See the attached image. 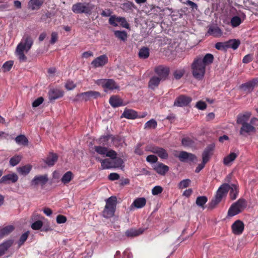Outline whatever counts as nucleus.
Wrapping results in <instances>:
<instances>
[{"label": "nucleus", "mask_w": 258, "mask_h": 258, "mask_svg": "<svg viewBox=\"0 0 258 258\" xmlns=\"http://www.w3.org/2000/svg\"><path fill=\"white\" fill-rule=\"evenodd\" d=\"M230 190L229 196L232 200H235L238 193V189L237 185L235 184L224 183L218 188L215 198L213 199L209 204V208L212 209L216 205L220 202L222 198L225 196L228 190Z\"/></svg>", "instance_id": "obj_2"}, {"label": "nucleus", "mask_w": 258, "mask_h": 258, "mask_svg": "<svg viewBox=\"0 0 258 258\" xmlns=\"http://www.w3.org/2000/svg\"><path fill=\"white\" fill-rule=\"evenodd\" d=\"M43 226V222L41 220H38L31 225V228L33 230H39Z\"/></svg>", "instance_id": "obj_53"}, {"label": "nucleus", "mask_w": 258, "mask_h": 258, "mask_svg": "<svg viewBox=\"0 0 258 258\" xmlns=\"http://www.w3.org/2000/svg\"><path fill=\"white\" fill-rule=\"evenodd\" d=\"M76 86V84L72 81L70 80L67 81L65 85L66 89L68 90H71L74 89Z\"/></svg>", "instance_id": "obj_58"}, {"label": "nucleus", "mask_w": 258, "mask_h": 258, "mask_svg": "<svg viewBox=\"0 0 258 258\" xmlns=\"http://www.w3.org/2000/svg\"><path fill=\"white\" fill-rule=\"evenodd\" d=\"M255 132V127L248 123H245L242 124L239 131V133L241 135H244L245 133L249 134L250 133H254Z\"/></svg>", "instance_id": "obj_20"}, {"label": "nucleus", "mask_w": 258, "mask_h": 258, "mask_svg": "<svg viewBox=\"0 0 258 258\" xmlns=\"http://www.w3.org/2000/svg\"><path fill=\"white\" fill-rule=\"evenodd\" d=\"M244 225L240 220H236L231 226L232 232L236 235L241 234L243 231Z\"/></svg>", "instance_id": "obj_16"}, {"label": "nucleus", "mask_w": 258, "mask_h": 258, "mask_svg": "<svg viewBox=\"0 0 258 258\" xmlns=\"http://www.w3.org/2000/svg\"><path fill=\"white\" fill-rule=\"evenodd\" d=\"M208 33L215 37H219L222 36V31L217 26H210L209 28Z\"/></svg>", "instance_id": "obj_25"}, {"label": "nucleus", "mask_w": 258, "mask_h": 258, "mask_svg": "<svg viewBox=\"0 0 258 258\" xmlns=\"http://www.w3.org/2000/svg\"><path fill=\"white\" fill-rule=\"evenodd\" d=\"M93 8L89 4L78 3L73 5L72 10L77 14L84 13L90 15Z\"/></svg>", "instance_id": "obj_6"}, {"label": "nucleus", "mask_w": 258, "mask_h": 258, "mask_svg": "<svg viewBox=\"0 0 258 258\" xmlns=\"http://www.w3.org/2000/svg\"><path fill=\"white\" fill-rule=\"evenodd\" d=\"M117 22H118V24L119 23L120 24V25L124 27V28H128V24H127V23L126 22L125 19L124 18H123V17H117Z\"/></svg>", "instance_id": "obj_57"}, {"label": "nucleus", "mask_w": 258, "mask_h": 258, "mask_svg": "<svg viewBox=\"0 0 258 258\" xmlns=\"http://www.w3.org/2000/svg\"><path fill=\"white\" fill-rule=\"evenodd\" d=\"M146 204V200L145 198H139L135 200L131 205V207H134L139 209L144 207Z\"/></svg>", "instance_id": "obj_28"}, {"label": "nucleus", "mask_w": 258, "mask_h": 258, "mask_svg": "<svg viewBox=\"0 0 258 258\" xmlns=\"http://www.w3.org/2000/svg\"><path fill=\"white\" fill-rule=\"evenodd\" d=\"M117 153L115 151L112 150H108L107 149V153L105 155L106 157H110V159H114L116 157Z\"/></svg>", "instance_id": "obj_60"}, {"label": "nucleus", "mask_w": 258, "mask_h": 258, "mask_svg": "<svg viewBox=\"0 0 258 258\" xmlns=\"http://www.w3.org/2000/svg\"><path fill=\"white\" fill-rule=\"evenodd\" d=\"M251 115V113L250 112H245L242 114H239L237 116V123L242 124L247 123Z\"/></svg>", "instance_id": "obj_22"}, {"label": "nucleus", "mask_w": 258, "mask_h": 258, "mask_svg": "<svg viewBox=\"0 0 258 258\" xmlns=\"http://www.w3.org/2000/svg\"><path fill=\"white\" fill-rule=\"evenodd\" d=\"M146 160L150 163H156L158 158L155 155H150L147 157Z\"/></svg>", "instance_id": "obj_62"}, {"label": "nucleus", "mask_w": 258, "mask_h": 258, "mask_svg": "<svg viewBox=\"0 0 258 258\" xmlns=\"http://www.w3.org/2000/svg\"><path fill=\"white\" fill-rule=\"evenodd\" d=\"M32 166L30 165H26L22 167H19L17 168V171L21 174L26 175L31 171Z\"/></svg>", "instance_id": "obj_35"}, {"label": "nucleus", "mask_w": 258, "mask_h": 258, "mask_svg": "<svg viewBox=\"0 0 258 258\" xmlns=\"http://www.w3.org/2000/svg\"><path fill=\"white\" fill-rule=\"evenodd\" d=\"M95 151L99 154L105 156L107 153V148L100 146H96L94 148Z\"/></svg>", "instance_id": "obj_44"}, {"label": "nucleus", "mask_w": 258, "mask_h": 258, "mask_svg": "<svg viewBox=\"0 0 258 258\" xmlns=\"http://www.w3.org/2000/svg\"><path fill=\"white\" fill-rule=\"evenodd\" d=\"M138 55L140 58L146 59L149 56L150 50L147 47H142L139 50Z\"/></svg>", "instance_id": "obj_34"}, {"label": "nucleus", "mask_w": 258, "mask_h": 258, "mask_svg": "<svg viewBox=\"0 0 258 258\" xmlns=\"http://www.w3.org/2000/svg\"><path fill=\"white\" fill-rule=\"evenodd\" d=\"M214 59L213 55L207 53L204 57L200 56L196 58L191 64L192 74L195 78L202 80L205 74V68L211 64Z\"/></svg>", "instance_id": "obj_1"}, {"label": "nucleus", "mask_w": 258, "mask_h": 258, "mask_svg": "<svg viewBox=\"0 0 258 258\" xmlns=\"http://www.w3.org/2000/svg\"><path fill=\"white\" fill-rule=\"evenodd\" d=\"M58 159V156L56 154L50 153L46 159L45 162L48 166H52L56 162Z\"/></svg>", "instance_id": "obj_31"}, {"label": "nucleus", "mask_w": 258, "mask_h": 258, "mask_svg": "<svg viewBox=\"0 0 258 258\" xmlns=\"http://www.w3.org/2000/svg\"><path fill=\"white\" fill-rule=\"evenodd\" d=\"M161 81L162 80L157 76H154L150 79L149 82V86L150 88L154 89L159 85Z\"/></svg>", "instance_id": "obj_33"}, {"label": "nucleus", "mask_w": 258, "mask_h": 258, "mask_svg": "<svg viewBox=\"0 0 258 258\" xmlns=\"http://www.w3.org/2000/svg\"><path fill=\"white\" fill-rule=\"evenodd\" d=\"M82 100L87 101L92 99H96L100 97L99 92L95 91H89L80 93L78 95Z\"/></svg>", "instance_id": "obj_9"}, {"label": "nucleus", "mask_w": 258, "mask_h": 258, "mask_svg": "<svg viewBox=\"0 0 258 258\" xmlns=\"http://www.w3.org/2000/svg\"><path fill=\"white\" fill-rule=\"evenodd\" d=\"M14 229L13 226H7L0 230V237H3L12 232Z\"/></svg>", "instance_id": "obj_39"}, {"label": "nucleus", "mask_w": 258, "mask_h": 258, "mask_svg": "<svg viewBox=\"0 0 258 258\" xmlns=\"http://www.w3.org/2000/svg\"><path fill=\"white\" fill-rule=\"evenodd\" d=\"M257 86H258V79L254 78L248 82L241 84L239 88L247 93H249Z\"/></svg>", "instance_id": "obj_8"}, {"label": "nucleus", "mask_w": 258, "mask_h": 258, "mask_svg": "<svg viewBox=\"0 0 258 258\" xmlns=\"http://www.w3.org/2000/svg\"><path fill=\"white\" fill-rule=\"evenodd\" d=\"M29 231L25 232L20 237V240L18 242L19 246H21L27 239L29 235Z\"/></svg>", "instance_id": "obj_50"}, {"label": "nucleus", "mask_w": 258, "mask_h": 258, "mask_svg": "<svg viewBox=\"0 0 258 258\" xmlns=\"http://www.w3.org/2000/svg\"><path fill=\"white\" fill-rule=\"evenodd\" d=\"M116 198L113 196L106 200V205L103 211L104 217L109 218L114 216L116 209Z\"/></svg>", "instance_id": "obj_4"}, {"label": "nucleus", "mask_w": 258, "mask_h": 258, "mask_svg": "<svg viewBox=\"0 0 258 258\" xmlns=\"http://www.w3.org/2000/svg\"><path fill=\"white\" fill-rule=\"evenodd\" d=\"M33 44V40L28 34H25L21 42L17 45L16 53L21 61H25L27 57L24 54V51L27 52L31 48Z\"/></svg>", "instance_id": "obj_3"}, {"label": "nucleus", "mask_w": 258, "mask_h": 258, "mask_svg": "<svg viewBox=\"0 0 258 258\" xmlns=\"http://www.w3.org/2000/svg\"><path fill=\"white\" fill-rule=\"evenodd\" d=\"M215 48L218 50H225L227 49V42H217L215 44Z\"/></svg>", "instance_id": "obj_49"}, {"label": "nucleus", "mask_w": 258, "mask_h": 258, "mask_svg": "<svg viewBox=\"0 0 258 258\" xmlns=\"http://www.w3.org/2000/svg\"><path fill=\"white\" fill-rule=\"evenodd\" d=\"M58 39V34L57 32H53L51 35V40L50 43L52 44H54Z\"/></svg>", "instance_id": "obj_63"}, {"label": "nucleus", "mask_w": 258, "mask_h": 258, "mask_svg": "<svg viewBox=\"0 0 258 258\" xmlns=\"http://www.w3.org/2000/svg\"><path fill=\"white\" fill-rule=\"evenodd\" d=\"M143 231L140 229H130L125 232V235L128 237H135L141 234Z\"/></svg>", "instance_id": "obj_36"}, {"label": "nucleus", "mask_w": 258, "mask_h": 258, "mask_svg": "<svg viewBox=\"0 0 258 258\" xmlns=\"http://www.w3.org/2000/svg\"><path fill=\"white\" fill-rule=\"evenodd\" d=\"M190 182H191V181L189 179H186L182 180L179 183V187L180 188H186L189 185Z\"/></svg>", "instance_id": "obj_51"}, {"label": "nucleus", "mask_w": 258, "mask_h": 258, "mask_svg": "<svg viewBox=\"0 0 258 258\" xmlns=\"http://www.w3.org/2000/svg\"><path fill=\"white\" fill-rule=\"evenodd\" d=\"M113 144L115 146H118L119 145H122V144L124 143V140L121 138L119 137H116V138H113L111 137Z\"/></svg>", "instance_id": "obj_55"}, {"label": "nucleus", "mask_w": 258, "mask_h": 258, "mask_svg": "<svg viewBox=\"0 0 258 258\" xmlns=\"http://www.w3.org/2000/svg\"><path fill=\"white\" fill-rule=\"evenodd\" d=\"M191 101V98L185 95H180L175 100L174 105L178 107L187 106Z\"/></svg>", "instance_id": "obj_11"}, {"label": "nucleus", "mask_w": 258, "mask_h": 258, "mask_svg": "<svg viewBox=\"0 0 258 258\" xmlns=\"http://www.w3.org/2000/svg\"><path fill=\"white\" fill-rule=\"evenodd\" d=\"M49 99L50 100H54L61 97L63 95V92L59 89H51L49 93Z\"/></svg>", "instance_id": "obj_23"}, {"label": "nucleus", "mask_w": 258, "mask_h": 258, "mask_svg": "<svg viewBox=\"0 0 258 258\" xmlns=\"http://www.w3.org/2000/svg\"><path fill=\"white\" fill-rule=\"evenodd\" d=\"M215 144L211 143L208 145L205 149L202 154V160L207 162L209 160L210 157L212 155L213 151L215 149Z\"/></svg>", "instance_id": "obj_13"}, {"label": "nucleus", "mask_w": 258, "mask_h": 258, "mask_svg": "<svg viewBox=\"0 0 258 258\" xmlns=\"http://www.w3.org/2000/svg\"><path fill=\"white\" fill-rule=\"evenodd\" d=\"M13 243V240H8L0 244V256L5 254V252Z\"/></svg>", "instance_id": "obj_29"}, {"label": "nucleus", "mask_w": 258, "mask_h": 258, "mask_svg": "<svg viewBox=\"0 0 258 258\" xmlns=\"http://www.w3.org/2000/svg\"><path fill=\"white\" fill-rule=\"evenodd\" d=\"M182 144L185 147H191L195 145L194 141L189 138H183L182 140Z\"/></svg>", "instance_id": "obj_45"}, {"label": "nucleus", "mask_w": 258, "mask_h": 258, "mask_svg": "<svg viewBox=\"0 0 258 258\" xmlns=\"http://www.w3.org/2000/svg\"><path fill=\"white\" fill-rule=\"evenodd\" d=\"M208 198L206 196H199L197 197L196 203L199 207L204 209V205L207 202Z\"/></svg>", "instance_id": "obj_40"}, {"label": "nucleus", "mask_w": 258, "mask_h": 258, "mask_svg": "<svg viewBox=\"0 0 258 258\" xmlns=\"http://www.w3.org/2000/svg\"><path fill=\"white\" fill-rule=\"evenodd\" d=\"M227 42V48H231L234 50L236 49L240 45V42L238 39H230Z\"/></svg>", "instance_id": "obj_37"}, {"label": "nucleus", "mask_w": 258, "mask_h": 258, "mask_svg": "<svg viewBox=\"0 0 258 258\" xmlns=\"http://www.w3.org/2000/svg\"><path fill=\"white\" fill-rule=\"evenodd\" d=\"M15 140L16 142V143L19 145H22V146H27L28 145V140L26 137L25 136L23 135H21L19 136H18L15 139Z\"/></svg>", "instance_id": "obj_32"}, {"label": "nucleus", "mask_w": 258, "mask_h": 258, "mask_svg": "<svg viewBox=\"0 0 258 258\" xmlns=\"http://www.w3.org/2000/svg\"><path fill=\"white\" fill-rule=\"evenodd\" d=\"M163 188L159 185L155 186L152 190V194L154 196L158 195L163 191Z\"/></svg>", "instance_id": "obj_52"}, {"label": "nucleus", "mask_w": 258, "mask_h": 258, "mask_svg": "<svg viewBox=\"0 0 258 258\" xmlns=\"http://www.w3.org/2000/svg\"><path fill=\"white\" fill-rule=\"evenodd\" d=\"M112 159V162L113 164V168H118L121 167L123 163V160L120 158H116Z\"/></svg>", "instance_id": "obj_48"}, {"label": "nucleus", "mask_w": 258, "mask_h": 258, "mask_svg": "<svg viewBox=\"0 0 258 258\" xmlns=\"http://www.w3.org/2000/svg\"><path fill=\"white\" fill-rule=\"evenodd\" d=\"M150 151L154 154H157L161 159H166L168 157V154L167 151L162 148L153 146L151 148Z\"/></svg>", "instance_id": "obj_14"}, {"label": "nucleus", "mask_w": 258, "mask_h": 258, "mask_svg": "<svg viewBox=\"0 0 258 258\" xmlns=\"http://www.w3.org/2000/svg\"><path fill=\"white\" fill-rule=\"evenodd\" d=\"M177 157L181 162L193 161L197 160V157L194 154L185 151L180 152Z\"/></svg>", "instance_id": "obj_15"}, {"label": "nucleus", "mask_w": 258, "mask_h": 258, "mask_svg": "<svg viewBox=\"0 0 258 258\" xmlns=\"http://www.w3.org/2000/svg\"><path fill=\"white\" fill-rule=\"evenodd\" d=\"M196 106L199 109L204 110L206 109L207 105L205 102L202 101H200L197 103Z\"/></svg>", "instance_id": "obj_64"}, {"label": "nucleus", "mask_w": 258, "mask_h": 258, "mask_svg": "<svg viewBox=\"0 0 258 258\" xmlns=\"http://www.w3.org/2000/svg\"><path fill=\"white\" fill-rule=\"evenodd\" d=\"M154 170L159 174L164 175L169 170V167L160 162L157 163L153 168Z\"/></svg>", "instance_id": "obj_18"}, {"label": "nucleus", "mask_w": 258, "mask_h": 258, "mask_svg": "<svg viewBox=\"0 0 258 258\" xmlns=\"http://www.w3.org/2000/svg\"><path fill=\"white\" fill-rule=\"evenodd\" d=\"M114 35L116 37L123 41L127 38V34L125 31H115Z\"/></svg>", "instance_id": "obj_46"}, {"label": "nucleus", "mask_w": 258, "mask_h": 258, "mask_svg": "<svg viewBox=\"0 0 258 258\" xmlns=\"http://www.w3.org/2000/svg\"><path fill=\"white\" fill-rule=\"evenodd\" d=\"M67 221V218L66 216L59 215L56 217V222L58 224L64 223Z\"/></svg>", "instance_id": "obj_61"}, {"label": "nucleus", "mask_w": 258, "mask_h": 258, "mask_svg": "<svg viewBox=\"0 0 258 258\" xmlns=\"http://www.w3.org/2000/svg\"><path fill=\"white\" fill-rule=\"evenodd\" d=\"M48 180L47 174L43 175L35 176L31 181L32 185H37L40 184L43 185L45 184Z\"/></svg>", "instance_id": "obj_17"}, {"label": "nucleus", "mask_w": 258, "mask_h": 258, "mask_svg": "<svg viewBox=\"0 0 258 258\" xmlns=\"http://www.w3.org/2000/svg\"><path fill=\"white\" fill-rule=\"evenodd\" d=\"M43 101V98L42 97H40L34 101V102L32 103V106L33 107H38L42 103Z\"/></svg>", "instance_id": "obj_59"}, {"label": "nucleus", "mask_w": 258, "mask_h": 258, "mask_svg": "<svg viewBox=\"0 0 258 258\" xmlns=\"http://www.w3.org/2000/svg\"><path fill=\"white\" fill-rule=\"evenodd\" d=\"M107 56L106 55L103 54L96 57L95 59H94L91 62V65H92L95 68H96L98 67H101L104 66L107 63Z\"/></svg>", "instance_id": "obj_12"}, {"label": "nucleus", "mask_w": 258, "mask_h": 258, "mask_svg": "<svg viewBox=\"0 0 258 258\" xmlns=\"http://www.w3.org/2000/svg\"><path fill=\"white\" fill-rule=\"evenodd\" d=\"M109 102L113 107H119L123 105L122 100L117 96H112L110 97Z\"/></svg>", "instance_id": "obj_26"}, {"label": "nucleus", "mask_w": 258, "mask_h": 258, "mask_svg": "<svg viewBox=\"0 0 258 258\" xmlns=\"http://www.w3.org/2000/svg\"><path fill=\"white\" fill-rule=\"evenodd\" d=\"M96 159L101 163V166L102 169L113 168L112 159H105L102 160L99 157H96Z\"/></svg>", "instance_id": "obj_21"}, {"label": "nucleus", "mask_w": 258, "mask_h": 258, "mask_svg": "<svg viewBox=\"0 0 258 258\" xmlns=\"http://www.w3.org/2000/svg\"><path fill=\"white\" fill-rule=\"evenodd\" d=\"M157 126V121L154 119H152L148 121H147L145 124L144 126V129L146 130H150V129H154Z\"/></svg>", "instance_id": "obj_41"}, {"label": "nucleus", "mask_w": 258, "mask_h": 258, "mask_svg": "<svg viewBox=\"0 0 258 258\" xmlns=\"http://www.w3.org/2000/svg\"><path fill=\"white\" fill-rule=\"evenodd\" d=\"M237 157V155L236 153H231L224 158L223 164L225 165H228L231 162H233Z\"/></svg>", "instance_id": "obj_38"}, {"label": "nucleus", "mask_w": 258, "mask_h": 258, "mask_svg": "<svg viewBox=\"0 0 258 258\" xmlns=\"http://www.w3.org/2000/svg\"><path fill=\"white\" fill-rule=\"evenodd\" d=\"M100 84L102 85L105 91L106 90H112L118 88V85L115 81L112 79H103L100 80Z\"/></svg>", "instance_id": "obj_10"}, {"label": "nucleus", "mask_w": 258, "mask_h": 258, "mask_svg": "<svg viewBox=\"0 0 258 258\" xmlns=\"http://www.w3.org/2000/svg\"><path fill=\"white\" fill-rule=\"evenodd\" d=\"M154 71L155 73L158 75L157 77L162 81L165 80L168 78L170 72L169 68L163 65H160L156 67Z\"/></svg>", "instance_id": "obj_7"}, {"label": "nucleus", "mask_w": 258, "mask_h": 258, "mask_svg": "<svg viewBox=\"0 0 258 258\" xmlns=\"http://www.w3.org/2000/svg\"><path fill=\"white\" fill-rule=\"evenodd\" d=\"M18 179L17 175L15 173L9 174L3 176L0 179V183H9L10 182H16Z\"/></svg>", "instance_id": "obj_19"}, {"label": "nucleus", "mask_w": 258, "mask_h": 258, "mask_svg": "<svg viewBox=\"0 0 258 258\" xmlns=\"http://www.w3.org/2000/svg\"><path fill=\"white\" fill-rule=\"evenodd\" d=\"M43 3V0H30L29 2V7L32 10H38Z\"/></svg>", "instance_id": "obj_30"}, {"label": "nucleus", "mask_w": 258, "mask_h": 258, "mask_svg": "<svg viewBox=\"0 0 258 258\" xmlns=\"http://www.w3.org/2000/svg\"><path fill=\"white\" fill-rule=\"evenodd\" d=\"M14 61L9 60L6 61L3 66L4 71H9L13 66Z\"/></svg>", "instance_id": "obj_54"}, {"label": "nucleus", "mask_w": 258, "mask_h": 258, "mask_svg": "<svg viewBox=\"0 0 258 258\" xmlns=\"http://www.w3.org/2000/svg\"><path fill=\"white\" fill-rule=\"evenodd\" d=\"M185 72L184 69H178L174 71L173 75L176 80H179L183 77Z\"/></svg>", "instance_id": "obj_43"}, {"label": "nucleus", "mask_w": 258, "mask_h": 258, "mask_svg": "<svg viewBox=\"0 0 258 258\" xmlns=\"http://www.w3.org/2000/svg\"><path fill=\"white\" fill-rule=\"evenodd\" d=\"M138 114L136 111L133 109H125L123 113L122 114L121 117H125L127 119H134L137 117Z\"/></svg>", "instance_id": "obj_24"}, {"label": "nucleus", "mask_w": 258, "mask_h": 258, "mask_svg": "<svg viewBox=\"0 0 258 258\" xmlns=\"http://www.w3.org/2000/svg\"><path fill=\"white\" fill-rule=\"evenodd\" d=\"M73 173L71 171L67 172L62 177L61 181L64 184L69 183L72 179Z\"/></svg>", "instance_id": "obj_42"}, {"label": "nucleus", "mask_w": 258, "mask_h": 258, "mask_svg": "<svg viewBox=\"0 0 258 258\" xmlns=\"http://www.w3.org/2000/svg\"><path fill=\"white\" fill-rule=\"evenodd\" d=\"M109 23L113 26H118L117 17L115 16H111L109 19Z\"/></svg>", "instance_id": "obj_56"}, {"label": "nucleus", "mask_w": 258, "mask_h": 258, "mask_svg": "<svg viewBox=\"0 0 258 258\" xmlns=\"http://www.w3.org/2000/svg\"><path fill=\"white\" fill-rule=\"evenodd\" d=\"M247 206V202L244 199H240L233 203L228 211V216L233 217L241 212Z\"/></svg>", "instance_id": "obj_5"}, {"label": "nucleus", "mask_w": 258, "mask_h": 258, "mask_svg": "<svg viewBox=\"0 0 258 258\" xmlns=\"http://www.w3.org/2000/svg\"><path fill=\"white\" fill-rule=\"evenodd\" d=\"M21 160V157L17 155L11 158L10 160V164L12 166H15L19 163Z\"/></svg>", "instance_id": "obj_47"}, {"label": "nucleus", "mask_w": 258, "mask_h": 258, "mask_svg": "<svg viewBox=\"0 0 258 258\" xmlns=\"http://www.w3.org/2000/svg\"><path fill=\"white\" fill-rule=\"evenodd\" d=\"M245 18V15L244 14H242V18H241L237 16L233 17L230 20V24L231 26L235 28L239 26L244 20Z\"/></svg>", "instance_id": "obj_27"}]
</instances>
